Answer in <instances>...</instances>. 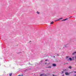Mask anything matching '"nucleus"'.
<instances>
[{
    "mask_svg": "<svg viewBox=\"0 0 76 76\" xmlns=\"http://www.w3.org/2000/svg\"><path fill=\"white\" fill-rule=\"evenodd\" d=\"M76 53V52H75L72 53V55H74V54H75V53Z\"/></svg>",
    "mask_w": 76,
    "mask_h": 76,
    "instance_id": "5",
    "label": "nucleus"
},
{
    "mask_svg": "<svg viewBox=\"0 0 76 76\" xmlns=\"http://www.w3.org/2000/svg\"><path fill=\"white\" fill-rule=\"evenodd\" d=\"M72 17H70V18H72Z\"/></svg>",
    "mask_w": 76,
    "mask_h": 76,
    "instance_id": "25",
    "label": "nucleus"
},
{
    "mask_svg": "<svg viewBox=\"0 0 76 76\" xmlns=\"http://www.w3.org/2000/svg\"><path fill=\"white\" fill-rule=\"evenodd\" d=\"M53 57H54V58L55 57V56H53Z\"/></svg>",
    "mask_w": 76,
    "mask_h": 76,
    "instance_id": "23",
    "label": "nucleus"
},
{
    "mask_svg": "<svg viewBox=\"0 0 76 76\" xmlns=\"http://www.w3.org/2000/svg\"><path fill=\"white\" fill-rule=\"evenodd\" d=\"M67 18H66V19H64V20H62V21H63V20H67Z\"/></svg>",
    "mask_w": 76,
    "mask_h": 76,
    "instance_id": "10",
    "label": "nucleus"
},
{
    "mask_svg": "<svg viewBox=\"0 0 76 76\" xmlns=\"http://www.w3.org/2000/svg\"><path fill=\"white\" fill-rule=\"evenodd\" d=\"M9 75L10 76H12V73H10Z\"/></svg>",
    "mask_w": 76,
    "mask_h": 76,
    "instance_id": "8",
    "label": "nucleus"
},
{
    "mask_svg": "<svg viewBox=\"0 0 76 76\" xmlns=\"http://www.w3.org/2000/svg\"><path fill=\"white\" fill-rule=\"evenodd\" d=\"M48 61V60L46 59L45 60V61Z\"/></svg>",
    "mask_w": 76,
    "mask_h": 76,
    "instance_id": "14",
    "label": "nucleus"
},
{
    "mask_svg": "<svg viewBox=\"0 0 76 76\" xmlns=\"http://www.w3.org/2000/svg\"><path fill=\"white\" fill-rule=\"evenodd\" d=\"M51 66H50L48 67V68H51Z\"/></svg>",
    "mask_w": 76,
    "mask_h": 76,
    "instance_id": "13",
    "label": "nucleus"
},
{
    "mask_svg": "<svg viewBox=\"0 0 76 76\" xmlns=\"http://www.w3.org/2000/svg\"><path fill=\"white\" fill-rule=\"evenodd\" d=\"M75 73H76V71H75Z\"/></svg>",
    "mask_w": 76,
    "mask_h": 76,
    "instance_id": "22",
    "label": "nucleus"
},
{
    "mask_svg": "<svg viewBox=\"0 0 76 76\" xmlns=\"http://www.w3.org/2000/svg\"><path fill=\"white\" fill-rule=\"evenodd\" d=\"M49 64H50V63H49Z\"/></svg>",
    "mask_w": 76,
    "mask_h": 76,
    "instance_id": "27",
    "label": "nucleus"
},
{
    "mask_svg": "<svg viewBox=\"0 0 76 76\" xmlns=\"http://www.w3.org/2000/svg\"><path fill=\"white\" fill-rule=\"evenodd\" d=\"M75 59H76V56H75Z\"/></svg>",
    "mask_w": 76,
    "mask_h": 76,
    "instance_id": "18",
    "label": "nucleus"
},
{
    "mask_svg": "<svg viewBox=\"0 0 76 76\" xmlns=\"http://www.w3.org/2000/svg\"><path fill=\"white\" fill-rule=\"evenodd\" d=\"M63 19V18H59V19L57 20V21H58V20H61V19Z\"/></svg>",
    "mask_w": 76,
    "mask_h": 76,
    "instance_id": "4",
    "label": "nucleus"
},
{
    "mask_svg": "<svg viewBox=\"0 0 76 76\" xmlns=\"http://www.w3.org/2000/svg\"><path fill=\"white\" fill-rule=\"evenodd\" d=\"M37 14H39V12H38V11L37 12Z\"/></svg>",
    "mask_w": 76,
    "mask_h": 76,
    "instance_id": "11",
    "label": "nucleus"
},
{
    "mask_svg": "<svg viewBox=\"0 0 76 76\" xmlns=\"http://www.w3.org/2000/svg\"><path fill=\"white\" fill-rule=\"evenodd\" d=\"M67 61H72V59L71 58H69V59H67Z\"/></svg>",
    "mask_w": 76,
    "mask_h": 76,
    "instance_id": "1",
    "label": "nucleus"
},
{
    "mask_svg": "<svg viewBox=\"0 0 76 76\" xmlns=\"http://www.w3.org/2000/svg\"><path fill=\"white\" fill-rule=\"evenodd\" d=\"M67 64V63H65V64H64L65 65V64Z\"/></svg>",
    "mask_w": 76,
    "mask_h": 76,
    "instance_id": "15",
    "label": "nucleus"
},
{
    "mask_svg": "<svg viewBox=\"0 0 76 76\" xmlns=\"http://www.w3.org/2000/svg\"><path fill=\"white\" fill-rule=\"evenodd\" d=\"M64 72L63 71H62V73H64Z\"/></svg>",
    "mask_w": 76,
    "mask_h": 76,
    "instance_id": "17",
    "label": "nucleus"
},
{
    "mask_svg": "<svg viewBox=\"0 0 76 76\" xmlns=\"http://www.w3.org/2000/svg\"><path fill=\"white\" fill-rule=\"evenodd\" d=\"M54 23V22L53 21H52L50 23V24L52 25V24H53Z\"/></svg>",
    "mask_w": 76,
    "mask_h": 76,
    "instance_id": "6",
    "label": "nucleus"
},
{
    "mask_svg": "<svg viewBox=\"0 0 76 76\" xmlns=\"http://www.w3.org/2000/svg\"><path fill=\"white\" fill-rule=\"evenodd\" d=\"M53 76H56V75L55 76V75H53Z\"/></svg>",
    "mask_w": 76,
    "mask_h": 76,
    "instance_id": "19",
    "label": "nucleus"
},
{
    "mask_svg": "<svg viewBox=\"0 0 76 76\" xmlns=\"http://www.w3.org/2000/svg\"><path fill=\"white\" fill-rule=\"evenodd\" d=\"M74 76H76V75H74Z\"/></svg>",
    "mask_w": 76,
    "mask_h": 76,
    "instance_id": "20",
    "label": "nucleus"
},
{
    "mask_svg": "<svg viewBox=\"0 0 76 76\" xmlns=\"http://www.w3.org/2000/svg\"><path fill=\"white\" fill-rule=\"evenodd\" d=\"M53 67H55V66H57V65H56V64H53Z\"/></svg>",
    "mask_w": 76,
    "mask_h": 76,
    "instance_id": "3",
    "label": "nucleus"
},
{
    "mask_svg": "<svg viewBox=\"0 0 76 76\" xmlns=\"http://www.w3.org/2000/svg\"><path fill=\"white\" fill-rule=\"evenodd\" d=\"M72 58H74V57H73Z\"/></svg>",
    "mask_w": 76,
    "mask_h": 76,
    "instance_id": "24",
    "label": "nucleus"
},
{
    "mask_svg": "<svg viewBox=\"0 0 76 76\" xmlns=\"http://www.w3.org/2000/svg\"><path fill=\"white\" fill-rule=\"evenodd\" d=\"M45 76H46V75H45Z\"/></svg>",
    "mask_w": 76,
    "mask_h": 76,
    "instance_id": "26",
    "label": "nucleus"
},
{
    "mask_svg": "<svg viewBox=\"0 0 76 76\" xmlns=\"http://www.w3.org/2000/svg\"><path fill=\"white\" fill-rule=\"evenodd\" d=\"M65 75H70V74L68 73V72H65Z\"/></svg>",
    "mask_w": 76,
    "mask_h": 76,
    "instance_id": "2",
    "label": "nucleus"
},
{
    "mask_svg": "<svg viewBox=\"0 0 76 76\" xmlns=\"http://www.w3.org/2000/svg\"><path fill=\"white\" fill-rule=\"evenodd\" d=\"M45 76V75H44V74H41L40 75V76Z\"/></svg>",
    "mask_w": 76,
    "mask_h": 76,
    "instance_id": "7",
    "label": "nucleus"
},
{
    "mask_svg": "<svg viewBox=\"0 0 76 76\" xmlns=\"http://www.w3.org/2000/svg\"><path fill=\"white\" fill-rule=\"evenodd\" d=\"M69 68L70 69H72V66H70L69 67Z\"/></svg>",
    "mask_w": 76,
    "mask_h": 76,
    "instance_id": "9",
    "label": "nucleus"
},
{
    "mask_svg": "<svg viewBox=\"0 0 76 76\" xmlns=\"http://www.w3.org/2000/svg\"><path fill=\"white\" fill-rule=\"evenodd\" d=\"M57 56H59V55H58V54L57 55Z\"/></svg>",
    "mask_w": 76,
    "mask_h": 76,
    "instance_id": "21",
    "label": "nucleus"
},
{
    "mask_svg": "<svg viewBox=\"0 0 76 76\" xmlns=\"http://www.w3.org/2000/svg\"><path fill=\"white\" fill-rule=\"evenodd\" d=\"M68 58H69V56H66V58L67 59Z\"/></svg>",
    "mask_w": 76,
    "mask_h": 76,
    "instance_id": "12",
    "label": "nucleus"
},
{
    "mask_svg": "<svg viewBox=\"0 0 76 76\" xmlns=\"http://www.w3.org/2000/svg\"><path fill=\"white\" fill-rule=\"evenodd\" d=\"M47 62H46L45 63V64H47Z\"/></svg>",
    "mask_w": 76,
    "mask_h": 76,
    "instance_id": "16",
    "label": "nucleus"
}]
</instances>
